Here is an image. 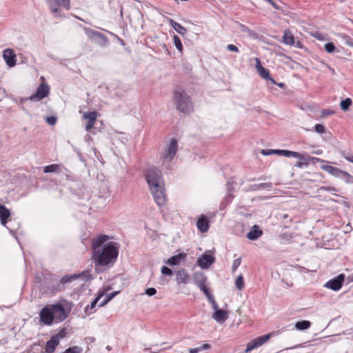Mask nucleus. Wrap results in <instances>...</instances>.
<instances>
[{
	"label": "nucleus",
	"mask_w": 353,
	"mask_h": 353,
	"mask_svg": "<svg viewBox=\"0 0 353 353\" xmlns=\"http://www.w3.org/2000/svg\"><path fill=\"white\" fill-rule=\"evenodd\" d=\"M109 236L101 234L92 241L95 268L113 265L119 255V248L115 242H108Z\"/></svg>",
	"instance_id": "1"
},
{
	"label": "nucleus",
	"mask_w": 353,
	"mask_h": 353,
	"mask_svg": "<svg viewBox=\"0 0 353 353\" xmlns=\"http://www.w3.org/2000/svg\"><path fill=\"white\" fill-rule=\"evenodd\" d=\"M145 177L154 202L160 207L163 206L166 203V194L161 172L156 167H151L145 171Z\"/></svg>",
	"instance_id": "2"
},
{
	"label": "nucleus",
	"mask_w": 353,
	"mask_h": 353,
	"mask_svg": "<svg viewBox=\"0 0 353 353\" xmlns=\"http://www.w3.org/2000/svg\"><path fill=\"white\" fill-rule=\"evenodd\" d=\"M174 103L177 110L181 112L188 114L193 110L192 99L183 90H176L174 92Z\"/></svg>",
	"instance_id": "3"
},
{
	"label": "nucleus",
	"mask_w": 353,
	"mask_h": 353,
	"mask_svg": "<svg viewBox=\"0 0 353 353\" xmlns=\"http://www.w3.org/2000/svg\"><path fill=\"white\" fill-rule=\"evenodd\" d=\"M56 323L66 319L72 310V303L66 300H61L50 305Z\"/></svg>",
	"instance_id": "4"
},
{
	"label": "nucleus",
	"mask_w": 353,
	"mask_h": 353,
	"mask_svg": "<svg viewBox=\"0 0 353 353\" xmlns=\"http://www.w3.org/2000/svg\"><path fill=\"white\" fill-rule=\"evenodd\" d=\"M89 276L90 274L88 272H83L81 274L65 275L60 279L59 281L57 284L52 285L51 290L52 292L63 291L66 288L68 284L72 283L80 277H85L88 279Z\"/></svg>",
	"instance_id": "5"
},
{
	"label": "nucleus",
	"mask_w": 353,
	"mask_h": 353,
	"mask_svg": "<svg viewBox=\"0 0 353 353\" xmlns=\"http://www.w3.org/2000/svg\"><path fill=\"white\" fill-rule=\"evenodd\" d=\"M178 150V141L176 139H172L166 145L163 156V165L166 169L170 168V163L173 161Z\"/></svg>",
	"instance_id": "6"
},
{
	"label": "nucleus",
	"mask_w": 353,
	"mask_h": 353,
	"mask_svg": "<svg viewBox=\"0 0 353 353\" xmlns=\"http://www.w3.org/2000/svg\"><path fill=\"white\" fill-rule=\"evenodd\" d=\"M51 12L54 14L55 17L61 16L59 7L63 6L65 10H68L70 8V0H47Z\"/></svg>",
	"instance_id": "7"
},
{
	"label": "nucleus",
	"mask_w": 353,
	"mask_h": 353,
	"mask_svg": "<svg viewBox=\"0 0 353 353\" xmlns=\"http://www.w3.org/2000/svg\"><path fill=\"white\" fill-rule=\"evenodd\" d=\"M50 305L43 307L39 313L41 322L46 325H51L55 321Z\"/></svg>",
	"instance_id": "8"
},
{
	"label": "nucleus",
	"mask_w": 353,
	"mask_h": 353,
	"mask_svg": "<svg viewBox=\"0 0 353 353\" xmlns=\"http://www.w3.org/2000/svg\"><path fill=\"white\" fill-rule=\"evenodd\" d=\"M290 157L298 159L299 161L294 164L298 168H307L310 163V155L307 153H300L298 152L291 151Z\"/></svg>",
	"instance_id": "9"
},
{
	"label": "nucleus",
	"mask_w": 353,
	"mask_h": 353,
	"mask_svg": "<svg viewBox=\"0 0 353 353\" xmlns=\"http://www.w3.org/2000/svg\"><path fill=\"white\" fill-rule=\"evenodd\" d=\"M272 335L273 333H269L253 339L247 344V347L245 352H250L253 350L261 346L263 343L267 342Z\"/></svg>",
	"instance_id": "10"
},
{
	"label": "nucleus",
	"mask_w": 353,
	"mask_h": 353,
	"mask_svg": "<svg viewBox=\"0 0 353 353\" xmlns=\"http://www.w3.org/2000/svg\"><path fill=\"white\" fill-rule=\"evenodd\" d=\"M49 92L50 88L48 85L45 83H41L37 87L35 93L29 97V100L34 102L39 101L46 97Z\"/></svg>",
	"instance_id": "11"
},
{
	"label": "nucleus",
	"mask_w": 353,
	"mask_h": 353,
	"mask_svg": "<svg viewBox=\"0 0 353 353\" xmlns=\"http://www.w3.org/2000/svg\"><path fill=\"white\" fill-rule=\"evenodd\" d=\"M345 275L343 274H340L337 276L334 279L327 281L324 284V287L332 290L334 291L339 290L344 282Z\"/></svg>",
	"instance_id": "12"
},
{
	"label": "nucleus",
	"mask_w": 353,
	"mask_h": 353,
	"mask_svg": "<svg viewBox=\"0 0 353 353\" xmlns=\"http://www.w3.org/2000/svg\"><path fill=\"white\" fill-rule=\"evenodd\" d=\"M214 257L206 251L203 255L197 259L196 264L202 269H208L214 262Z\"/></svg>",
	"instance_id": "13"
},
{
	"label": "nucleus",
	"mask_w": 353,
	"mask_h": 353,
	"mask_svg": "<svg viewBox=\"0 0 353 353\" xmlns=\"http://www.w3.org/2000/svg\"><path fill=\"white\" fill-rule=\"evenodd\" d=\"M254 60L256 62L255 68L259 75L264 79L270 81L273 84H276V81L271 77L269 70L262 65L260 59L256 57Z\"/></svg>",
	"instance_id": "14"
},
{
	"label": "nucleus",
	"mask_w": 353,
	"mask_h": 353,
	"mask_svg": "<svg viewBox=\"0 0 353 353\" xmlns=\"http://www.w3.org/2000/svg\"><path fill=\"white\" fill-rule=\"evenodd\" d=\"M196 228L201 233L207 232L210 228L209 218L205 214L199 216L196 220Z\"/></svg>",
	"instance_id": "15"
},
{
	"label": "nucleus",
	"mask_w": 353,
	"mask_h": 353,
	"mask_svg": "<svg viewBox=\"0 0 353 353\" xmlns=\"http://www.w3.org/2000/svg\"><path fill=\"white\" fill-rule=\"evenodd\" d=\"M3 57L6 64L9 67H14L16 65L17 57L12 49H6L3 50Z\"/></svg>",
	"instance_id": "16"
},
{
	"label": "nucleus",
	"mask_w": 353,
	"mask_h": 353,
	"mask_svg": "<svg viewBox=\"0 0 353 353\" xmlns=\"http://www.w3.org/2000/svg\"><path fill=\"white\" fill-rule=\"evenodd\" d=\"M263 234V231L256 225H254L250 231L247 233L246 237L251 240L254 241L261 237Z\"/></svg>",
	"instance_id": "17"
},
{
	"label": "nucleus",
	"mask_w": 353,
	"mask_h": 353,
	"mask_svg": "<svg viewBox=\"0 0 353 353\" xmlns=\"http://www.w3.org/2000/svg\"><path fill=\"white\" fill-rule=\"evenodd\" d=\"M190 276L185 269H181L176 272V281L178 284L188 283Z\"/></svg>",
	"instance_id": "18"
},
{
	"label": "nucleus",
	"mask_w": 353,
	"mask_h": 353,
	"mask_svg": "<svg viewBox=\"0 0 353 353\" xmlns=\"http://www.w3.org/2000/svg\"><path fill=\"white\" fill-rule=\"evenodd\" d=\"M187 256L186 253L181 252L176 255L171 256L167 261V263L171 266L179 265L181 261H184Z\"/></svg>",
	"instance_id": "19"
},
{
	"label": "nucleus",
	"mask_w": 353,
	"mask_h": 353,
	"mask_svg": "<svg viewBox=\"0 0 353 353\" xmlns=\"http://www.w3.org/2000/svg\"><path fill=\"white\" fill-rule=\"evenodd\" d=\"M212 318L217 323L223 324L228 319V312L223 310L214 311V312L212 314Z\"/></svg>",
	"instance_id": "20"
},
{
	"label": "nucleus",
	"mask_w": 353,
	"mask_h": 353,
	"mask_svg": "<svg viewBox=\"0 0 353 353\" xmlns=\"http://www.w3.org/2000/svg\"><path fill=\"white\" fill-rule=\"evenodd\" d=\"M290 150H262L261 153L264 155L277 154L285 157H290Z\"/></svg>",
	"instance_id": "21"
},
{
	"label": "nucleus",
	"mask_w": 353,
	"mask_h": 353,
	"mask_svg": "<svg viewBox=\"0 0 353 353\" xmlns=\"http://www.w3.org/2000/svg\"><path fill=\"white\" fill-rule=\"evenodd\" d=\"M63 170H68L61 165L59 164H51L44 167L43 172L45 173H51V172H57V173H62Z\"/></svg>",
	"instance_id": "22"
},
{
	"label": "nucleus",
	"mask_w": 353,
	"mask_h": 353,
	"mask_svg": "<svg viewBox=\"0 0 353 353\" xmlns=\"http://www.w3.org/2000/svg\"><path fill=\"white\" fill-rule=\"evenodd\" d=\"M101 295L98 296L96 297L90 305L86 306L84 309V312L86 314V316H89L91 314L94 313L97 310V303L101 299Z\"/></svg>",
	"instance_id": "23"
},
{
	"label": "nucleus",
	"mask_w": 353,
	"mask_h": 353,
	"mask_svg": "<svg viewBox=\"0 0 353 353\" xmlns=\"http://www.w3.org/2000/svg\"><path fill=\"white\" fill-rule=\"evenodd\" d=\"M321 168L323 170L327 172L330 174H331L336 178L339 177L340 173L342 171V170H341L336 167H334L332 165H323L321 166Z\"/></svg>",
	"instance_id": "24"
},
{
	"label": "nucleus",
	"mask_w": 353,
	"mask_h": 353,
	"mask_svg": "<svg viewBox=\"0 0 353 353\" xmlns=\"http://www.w3.org/2000/svg\"><path fill=\"white\" fill-rule=\"evenodd\" d=\"M193 280L194 284L198 286L201 284L205 283L207 277L205 276L204 273L201 271L195 272L193 274Z\"/></svg>",
	"instance_id": "25"
},
{
	"label": "nucleus",
	"mask_w": 353,
	"mask_h": 353,
	"mask_svg": "<svg viewBox=\"0 0 353 353\" xmlns=\"http://www.w3.org/2000/svg\"><path fill=\"white\" fill-rule=\"evenodd\" d=\"M10 216V210L6 208L4 205H0V219H1V223L6 226L8 219Z\"/></svg>",
	"instance_id": "26"
},
{
	"label": "nucleus",
	"mask_w": 353,
	"mask_h": 353,
	"mask_svg": "<svg viewBox=\"0 0 353 353\" xmlns=\"http://www.w3.org/2000/svg\"><path fill=\"white\" fill-rule=\"evenodd\" d=\"M84 30L87 35L90 38L98 37L100 38L105 43L108 41V38L99 32L86 28Z\"/></svg>",
	"instance_id": "27"
},
{
	"label": "nucleus",
	"mask_w": 353,
	"mask_h": 353,
	"mask_svg": "<svg viewBox=\"0 0 353 353\" xmlns=\"http://www.w3.org/2000/svg\"><path fill=\"white\" fill-rule=\"evenodd\" d=\"M169 23L171 28H173L176 32H177L181 35H185L186 34V28L181 26L180 23H177L173 19H170Z\"/></svg>",
	"instance_id": "28"
},
{
	"label": "nucleus",
	"mask_w": 353,
	"mask_h": 353,
	"mask_svg": "<svg viewBox=\"0 0 353 353\" xmlns=\"http://www.w3.org/2000/svg\"><path fill=\"white\" fill-rule=\"evenodd\" d=\"M59 341L55 340L52 336L47 341L46 346V353H52L57 346L59 345Z\"/></svg>",
	"instance_id": "29"
},
{
	"label": "nucleus",
	"mask_w": 353,
	"mask_h": 353,
	"mask_svg": "<svg viewBox=\"0 0 353 353\" xmlns=\"http://www.w3.org/2000/svg\"><path fill=\"white\" fill-rule=\"evenodd\" d=\"M282 41L283 43L288 46H294V38L292 34L290 31L285 30L284 32Z\"/></svg>",
	"instance_id": "30"
},
{
	"label": "nucleus",
	"mask_w": 353,
	"mask_h": 353,
	"mask_svg": "<svg viewBox=\"0 0 353 353\" xmlns=\"http://www.w3.org/2000/svg\"><path fill=\"white\" fill-rule=\"evenodd\" d=\"M273 185L272 183H263L259 184H253L250 186V190L256 191L259 189H270Z\"/></svg>",
	"instance_id": "31"
},
{
	"label": "nucleus",
	"mask_w": 353,
	"mask_h": 353,
	"mask_svg": "<svg viewBox=\"0 0 353 353\" xmlns=\"http://www.w3.org/2000/svg\"><path fill=\"white\" fill-rule=\"evenodd\" d=\"M311 325V323L307 320L297 321L295 324V328L298 330H305L308 329Z\"/></svg>",
	"instance_id": "32"
},
{
	"label": "nucleus",
	"mask_w": 353,
	"mask_h": 353,
	"mask_svg": "<svg viewBox=\"0 0 353 353\" xmlns=\"http://www.w3.org/2000/svg\"><path fill=\"white\" fill-rule=\"evenodd\" d=\"M233 184H234V181L232 179H229L226 184L227 188H228V195L225 196V199L228 202H230L233 197L232 195L231 194V192L234 190Z\"/></svg>",
	"instance_id": "33"
},
{
	"label": "nucleus",
	"mask_w": 353,
	"mask_h": 353,
	"mask_svg": "<svg viewBox=\"0 0 353 353\" xmlns=\"http://www.w3.org/2000/svg\"><path fill=\"white\" fill-rule=\"evenodd\" d=\"M339 179L344 181L347 183H353V176L345 171H341Z\"/></svg>",
	"instance_id": "34"
},
{
	"label": "nucleus",
	"mask_w": 353,
	"mask_h": 353,
	"mask_svg": "<svg viewBox=\"0 0 353 353\" xmlns=\"http://www.w3.org/2000/svg\"><path fill=\"white\" fill-rule=\"evenodd\" d=\"M339 179L344 181L347 183H353V176L345 171H341Z\"/></svg>",
	"instance_id": "35"
},
{
	"label": "nucleus",
	"mask_w": 353,
	"mask_h": 353,
	"mask_svg": "<svg viewBox=\"0 0 353 353\" xmlns=\"http://www.w3.org/2000/svg\"><path fill=\"white\" fill-rule=\"evenodd\" d=\"M119 293V291H114L111 293H108L105 295V299L99 304L98 307H101L107 304L109 301H110L114 297H115Z\"/></svg>",
	"instance_id": "36"
},
{
	"label": "nucleus",
	"mask_w": 353,
	"mask_h": 353,
	"mask_svg": "<svg viewBox=\"0 0 353 353\" xmlns=\"http://www.w3.org/2000/svg\"><path fill=\"white\" fill-rule=\"evenodd\" d=\"M239 30L245 34H247L248 36L252 37L253 38H256L257 37L256 33L252 30H250L248 27H247L245 25L240 24Z\"/></svg>",
	"instance_id": "37"
},
{
	"label": "nucleus",
	"mask_w": 353,
	"mask_h": 353,
	"mask_svg": "<svg viewBox=\"0 0 353 353\" xmlns=\"http://www.w3.org/2000/svg\"><path fill=\"white\" fill-rule=\"evenodd\" d=\"M337 36L341 39L347 46L353 47V39H352L350 37L346 35L344 33H339Z\"/></svg>",
	"instance_id": "38"
},
{
	"label": "nucleus",
	"mask_w": 353,
	"mask_h": 353,
	"mask_svg": "<svg viewBox=\"0 0 353 353\" xmlns=\"http://www.w3.org/2000/svg\"><path fill=\"white\" fill-rule=\"evenodd\" d=\"M352 104V101L350 98H346L343 99L340 103V107L343 111H347L350 109V107Z\"/></svg>",
	"instance_id": "39"
},
{
	"label": "nucleus",
	"mask_w": 353,
	"mask_h": 353,
	"mask_svg": "<svg viewBox=\"0 0 353 353\" xmlns=\"http://www.w3.org/2000/svg\"><path fill=\"white\" fill-rule=\"evenodd\" d=\"M173 41H174V43L176 48L179 50V52L181 54H182L183 44H182V42H181L180 38L177 35L174 34L173 36Z\"/></svg>",
	"instance_id": "40"
},
{
	"label": "nucleus",
	"mask_w": 353,
	"mask_h": 353,
	"mask_svg": "<svg viewBox=\"0 0 353 353\" xmlns=\"http://www.w3.org/2000/svg\"><path fill=\"white\" fill-rule=\"evenodd\" d=\"M210 347H211V346L210 344L204 343L203 345H202L201 346H200L199 347L190 348L189 353H199L202 350H208V349H210Z\"/></svg>",
	"instance_id": "41"
},
{
	"label": "nucleus",
	"mask_w": 353,
	"mask_h": 353,
	"mask_svg": "<svg viewBox=\"0 0 353 353\" xmlns=\"http://www.w3.org/2000/svg\"><path fill=\"white\" fill-rule=\"evenodd\" d=\"M324 49L327 53H333L335 52H339V50H336V48L332 42L326 43L324 45Z\"/></svg>",
	"instance_id": "42"
},
{
	"label": "nucleus",
	"mask_w": 353,
	"mask_h": 353,
	"mask_svg": "<svg viewBox=\"0 0 353 353\" xmlns=\"http://www.w3.org/2000/svg\"><path fill=\"white\" fill-rule=\"evenodd\" d=\"M235 286L239 290H242L244 288V281L242 275H239L235 281Z\"/></svg>",
	"instance_id": "43"
},
{
	"label": "nucleus",
	"mask_w": 353,
	"mask_h": 353,
	"mask_svg": "<svg viewBox=\"0 0 353 353\" xmlns=\"http://www.w3.org/2000/svg\"><path fill=\"white\" fill-rule=\"evenodd\" d=\"M84 118L87 119L90 122H95L97 120V114L95 112H86L84 114Z\"/></svg>",
	"instance_id": "44"
},
{
	"label": "nucleus",
	"mask_w": 353,
	"mask_h": 353,
	"mask_svg": "<svg viewBox=\"0 0 353 353\" xmlns=\"http://www.w3.org/2000/svg\"><path fill=\"white\" fill-rule=\"evenodd\" d=\"M65 336L66 330L64 328L60 330L57 334L52 336V337L59 342L60 341V340L64 339Z\"/></svg>",
	"instance_id": "45"
},
{
	"label": "nucleus",
	"mask_w": 353,
	"mask_h": 353,
	"mask_svg": "<svg viewBox=\"0 0 353 353\" xmlns=\"http://www.w3.org/2000/svg\"><path fill=\"white\" fill-rule=\"evenodd\" d=\"M83 349L79 346H72L67 348L65 350V353H81Z\"/></svg>",
	"instance_id": "46"
},
{
	"label": "nucleus",
	"mask_w": 353,
	"mask_h": 353,
	"mask_svg": "<svg viewBox=\"0 0 353 353\" xmlns=\"http://www.w3.org/2000/svg\"><path fill=\"white\" fill-rule=\"evenodd\" d=\"M161 272L163 275L168 276H171L173 274L172 270L167 266H163Z\"/></svg>",
	"instance_id": "47"
},
{
	"label": "nucleus",
	"mask_w": 353,
	"mask_h": 353,
	"mask_svg": "<svg viewBox=\"0 0 353 353\" xmlns=\"http://www.w3.org/2000/svg\"><path fill=\"white\" fill-rule=\"evenodd\" d=\"M316 132L321 134L325 132V128L323 125L317 123L314 127Z\"/></svg>",
	"instance_id": "48"
},
{
	"label": "nucleus",
	"mask_w": 353,
	"mask_h": 353,
	"mask_svg": "<svg viewBox=\"0 0 353 353\" xmlns=\"http://www.w3.org/2000/svg\"><path fill=\"white\" fill-rule=\"evenodd\" d=\"M241 263V257L237 258V259L234 260L233 263H232V267L233 272L234 271H236V270L240 266Z\"/></svg>",
	"instance_id": "49"
},
{
	"label": "nucleus",
	"mask_w": 353,
	"mask_h": 353,
	"mask_svg": "<svg viewBox=\"0 0 353 353\" xmlns=\"http://www.w3.org/2000/svg\"><path fill=\"white\" fill-rule=\"evenodd\" d=\"M321 117H326L330 115H332L335 113V112L332 110L323 109L321 111Z\"/></svg>",
	"instance_id": "50"
},
{
	"label": "nucleus",
	"mask_w": 353,
	"mask_h": 353,
	"mask_svg": "<svg viewBox=\"0 0 353 353\" xmlns=\"http://www.w3.org/2000/svg\"><path fill=\"white\" fill-rule=\"evenodd\" d=\"M203 293L204 294L208 295L210 293L209 288L205 285V283L201 284L197 286Z\"/></svg>",
	"instance_id": "51"
},
{
	"label": "nucleus",
	"mask_w": 353,
	"mask_h": 353,
	"mask_svg": "<svg viewBox=\"0 0 353 353\" xmlns=\"http://www.w3.org/2000/svg\"><path fill=\"white\" fill-rule=\"evenodd\" d=\"M325 161L314 157L310 156V163H312V164H316V163H324Z\"/></svg>",
	"instance_id": "52"
},
{
	"label": "nucleus",
	"mask_w": 353,
	"mask_h": 353,
	"mask_svg": "<svg viewBox=\"0 0 353 353\" xmlns=\"http://www.w3.org/2000/svg\"><path fill=\"white\" fill-rule=\"evenodd\" d=\"M145 294L152 296L157 294V290L154 288H149L145 290Z\"/></svg>",
	"instance_id": "53"
},
{
	"label": "nucleus",
	"mask_w": 353,
	"mask_h": 353,
	"mask_svg": "<svg viewBox=\"0 0 353 353\" xmlns=\"http://www.w3.org/2000/svg\"><path fill=\"white\" fill-rule=\"evenodd\" d=\"M226 48L228 50L234 52H239V50L237 46L233 45V44H229L226 46Z\"/></svg>",
	"instance_id": "54"
},
{
	"label": "nucleus",
	"mask_w": 353,
	"mask_h": 353,
	"mask_svg": "<svg viewBox=\"0 0 353 353\" xmlns=\"http://www.w3.org/2000/svg\"><path fill=\"white\" fill-rule=\"evenodd\" d=\"M46 121L50 125H54L57 121V118L54 116L48 117Z\"/></svg>",
	"instance_id": "55"
},
{
	"label": "nucleus",
	"mask_w": 353,
	"mask_h": 353,
	"mask_svg": "<svg viewBox=\"0 0 353 353\" xmlns=\"http://www.w3.org/2000/svg\"><path fill=\"white\" fill-rule=\"evenodd\" d=\"M268 2L274 9L280 10L281 7L276 3H274L272 0H265Z\"/></svg>",
	"instance_id": "56"
},
{
	"label": "nucleus",
	"mask_w": 353,
	"mask_h": 353,
	"mask_svg": "<svg viewBox=\"0 0 353 353\" xmlns=\"http://www.w3.org/2000/svg\"><path fill=\"white\" fill-rule=\"evenodd\" d=\"M94 124V122H90V121H88V122L85 125V130L87 131L90 130L91 128H93Z\"/></svg>",
	"instance_id": "57"
},
{
	"label": "nucleus",
	"mask_w": 353,
	"mask_h": 353,
	"mask_svg": "<svg viewBox=\"0 0 353 353\" xmlns=\"http://www.w3.org/2000/svg\"><path fill=\"white\" fill-rule=\"evenodd\" d=\"M85 343H92L95 341V338L93 336H88L85 338Z\"/></svg>",
	"instance_id": "58"
},
{
	"label": "nucleus",
	"mask_w": 353,
	"mask_h": 353,
	"mask_svg": "<svg viewBox=\"0 0 353 353\" xmlns=\"http://www.w3.org/2000/svg\"><path fill=\"white\" fill-rule=\"evenodd\" d=\"M206 296L211 304L215 302L214 298L211 293L208 294V295H206Z\"/></svg>",
	"instance_id": "59"
},
{
	"label": "nucleus",
	"mask_w": 353,
	"mask_h": 353,
	"mask_svg": "<svg viewBox=\"0 0 353 353\" xmlns=\"http://www.w3.org/2000/svg\"><path fill=\"white\" fill-rule=\"evenodd\" d=\"M212 308H213V310H214V311L221 310V309H219V306H218L217 303H216V301L212 303Z\"/></svg>",
	"instance_id": "60"
},
{
	"label": "nucleus",
	"mask_w": 353,
	"mask_h": 353,
	"mask_svg": "<svg viewBox=\"0 0 353 353\" xmlns=\"http://www.w3.org/2000/svg\"><path fill=\"white\" fill-rule=\"evenodd\" d=\"M275 85H277L281 88H285V84L284 83H277V82H276Z\"/></svg>",
	"instance_id": "61"
},
{
	"label": "nucleus",
	"mask_w": 353,
	"mask_h": 353,
	"mask_svg": "<svg viewBox=\"0 0 353 353\" xmlns=\"http://www.w3.org/2000/svg\"><path fill=\"white\" fill-rule=\"evenodd\" d=\"M346 160L349 162L353 163V156L345 157Z\"/></svg>",
	"instance_id": "62"
},
{
	"label": "nucleus",
	"mask_w": 353,
	"mask_h": 353,
	"mask_svg": "<svg viewBox=\"0 0 353 353\" xmlns=\"http://www.w3.org/2000/svg\"><path fill=\"white\" fill-rule=\"evenodd\" d=\"M118 39H119V42H120L122 45H124V41H123V39H121V38H119V37H118Z\"/></svg>",
	"instance_id": "63"
},
{
	"label": "nucleus",
	"mask_w": 353,
	"mask_h": 353,
	"mask_svg": "<svg viewBox=\"0 0 353 353\" xmlns=\"http://www.w3.org/2000/svg\"><path fill=\"white\" fill-rule=\"evenodd\" d=\"M330 71H332L333 72H334V69H332V68H330Z\"/></svg>",
	"instance_id": "64"
}]
</instances>
